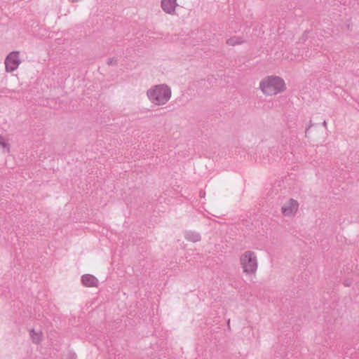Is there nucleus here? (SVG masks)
<instances>
[{
    "instance_id": "f257e3e1",
    "label": "nucleus",
    "mask_w": 359,
    "mask_h": 359,
    "mask_svg": "<svg viewBox=\"0 0 359 359\" xmlns=\"http://www.w3.org/2000/svg\"><path fill=\"white\" fill-rule=\"evenodd\" d=\"M172 91L167 84L156 85L147 91V95L155 105H164L171 97Z\"/></svg>"
},
{
    "instance_id": "4468645a",
    "label": "nucleus",
    "mask_w": 359,
    "mask_h": 359,
    "mask_svg": "<svg viewBox=\"0 0 359 359\" xmlns=\"http://www.w3.org/2000/svg\"><path fill=\"white\" fill-rule=\"evenodd\" d=\"M308 32H304L303 33V34L302 35L301 38L299 39V40L302 41H305L307 40L308 39Z\"/></svg>"
},
{
    "instance_id": "423d86ee",
    "label": "nucleus",
    "mask_w": 359,
    "mask_h": 359,
    "mask_svg": "<svg viewBox=\"0 0 359 359\" xmlns=\"http://www.w3.org/2000/svg\"><path fill=\"white\" fill-rule=\"evenodd\" d=\"M161 6L165 13L174 15L177 6V0H161Z\"/></svg>"
},
{
    "instance_id": "7ed1b4c3",
    "label": "nucleus",
    "mask_w": 359,
    "mask_h": 359,
    "mask_svg": "<svg viewBox=\"0 0 359 359\" xmlns=\"http://www.w3.org/2000/svg\"><path fill=\"white\" fill-rule=\"evenodd\" d=\"M240 264L246 274H255L258 268L257 257L255 252L247 250L240 256Z\"/></svg>"
},
{
    "instance_id": "a211bd4d",
    "label": "nucleus",
    "mask_w": 359,
    "mask_h": 359,
    "mask_svg": "<svg viewBox=\"0 0 359 359\" xmlns=\"http://www.w3.org/2000/svg\"><path fill=\"white\" fill-rule=\"evenodd\" d=\"M345 285L346 286H349L348 282H346V283H345Z\"/></svg>"
},
{
    "instance_id": "1a4fd4ad",
    "label": "nucleus",
    "mask_w": 359,
    "mask_h": 359,
    "mask_svg": "<svg viewBox=\"0 0 359 359\" xmlns=\"http://www.w3.org/2000/svg\"><path fill=\"white\" fill-rule=\"evenodd\" d=\"M243 42L244 41L242 39L241 37L239 36H232L228 39L226 41L227 45L231 46L242 44Z\"/></svg>"
},
{
    "instance_id": "0eeeda50",
    "label": "nucleus",
    "mask_w": 359,
    "mask_h": 359,
    "mask_svg": "<svg viewBox=\"0 0 359 359\" xmlns=\"http://www.w3.org/2000/svg\"><path fill=\"white\" fill-rule=\"evenodd\" d=\"M81 282L83 285L88 287H97L99 283L98 279L91 274L83 275Z\"/></svg>"
},
{
    "instance_id": "6e6552de",
    "label": "nucleus",
    "mask_w": 359,
    "mask_h": 359,
    "mask_svg": "<svg viewBox=\"0 0 359 359\" xmlns=\"http://www.w3.org/2000/svg\"><path fill=\"white\" fill-rule=\"evenodd\" d=\"M185 238L191 242L196 243L201 241V235L195 231H189L185 233L184 235Z\"/></svg>"
},
{
    "instance_id": "20e7f679",
    "label": "nucleus",
    "mask_w": 359,
    "mask_h": 359,
    "mask_svg": "<svg viewBox=\"0 0 359 359\" xmlns=\"http://www.w3.org/2000/svg\"><path fill=\"white\" fill-rule=\"evenodd\" d=\"M20 64L19 52L13 51L5 59L6 71L7 72H13L18 69Z\"/></svg>"
},
{
    "instance_id": "f3484780",
    "label": "nucleus",
    "mask_w": 359,
    "mask_h": 359,
    "mask_svg": "<svg viewBox=\"0 0 359 359\" xmlns=\"http://www.w3.org/2000/svg\"><path fill=\"white\" fill-rule=\"evenodd\" d=\"M345 285L346 286H349L348 282H346V283H345Z\"/></svg>"
},
{
    "instance_id": "9d476101",
    "label": "nucleus",
    "mask_w": 359,
    "mask_h": 359,
    "mask_svg": "<svg viewBox=\"0 0 359 359\" xmlns=\"http://www.w3.org/2000/svg\"><path fill=\"white\" fill-rule=\"evenodd\" d=\"M30 337L32 341L36 344H39L41 341V334L40 332H35L34 329L30 330Z\"/></svg>"
},
{
    "instance_id": "f03ea898",
    "label": "nucleus",
    "mask_w": 359,
    "mask_h": 359,
    "mask_svg": "<svg viewBox=\"0 0 359 359\" xmlns=\"http://www.w3.org/2000/svg\"><path fill=\"white\" fill-rule=\"evenodd\" d=\"M259 88L264 95L271 96L285 91V83L279 76H269L261 81Z\"/></svg>"
},
{
    "instance_id": "39448f33",
    "label": "nucleus",
    "mask_w": 359,
    "mask_h": 359,
    "mask_svg": "<svg viewBox=\"0 0 359 359\" xmlns=\"http://www.w3.org/2000/svg\"><path fill=\"white\" fill-rule=\"evenodd\" d=\"M298 208V202L293 198H290L286 203L283 205L281 212L284 216L292 217L297 213Z\"/></svg>"
},
{
    "instance_id": "2eb2a0df",
    "label": "nucleus",
    "mask_w": 359,
    "mask_h": 359,
    "mask_svg": "<svg viewBox=\"0 0 359 359\" xmlns=\"http://www.w3.org/2000/svg\"><path fill=\"white\" fill-rule=\"evenodd\" d=\"M205 192H204V191H200V196H201V198H203V197L205 196Z\"/></svg>"
},
{
    "instance_id": "dca6fc26",
    "label": "nucleus",
    "mask_w": 359,
    "mask_h": 359,
    "mask_svg": "<svg viewBox=\"0 0 359 359\" xmlns=\"http://www.w3.org/2000/svg\"><path fill=\"white\" fill-rule=\"evenodd\" d=\"M323 125L325 128H327V122L325 121L323 123Z\"/></svg>"
},
{
    "instance_id": "f8f14e48",
    "label": "nucleus",
    "mask_w": 359,
    "mask_h": 359,
    "mask_svg": "<svg viewBox=\"0 0 359 359\" xmlns=\"http://www.w3.org/2000/svg\"><path fill=\"white\" fill-rule=\"evenodd\" d=\"M107 65H116L117 60L116 59H114V57L109 58L107 60Z\"/></svg>"
},
{
    "instance_id": "9b49d317",
    "label": "nucleus",
    "mask_w": 359,
    "mask_h": 359,
    "mask_svg": "<svg viewBox=\"0 0 359 359\" xmlns=\"http://www.w3.org/2000/svg\"><path fill=\"white\" fill-rule=\"evenodd\" d=\"M0 146L6 149L8 153L10 152L11 147L10 144L5 141L4 137L3 136H0Z\"/></svg>"
},
{
    "instance_id": "ddd939ff",
    "label": "nucleus",
    "mask_w": 359,
    "mask_h": 359,
    "mask_svg": "<svg viewBox=\"0 0 359 359\" xmlns=\"http://www.w3.org/2000/svg\"><path fill=\"white\" fill-rule=\"evenodd\" d=\"M66 359H77V356L74 353H69Z\"/></svg>"
}]
</instances>
